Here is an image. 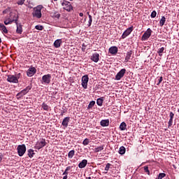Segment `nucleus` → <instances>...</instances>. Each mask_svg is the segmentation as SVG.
<instances>
[{"instance_id":"dca6fc26","label":"nucleus","mask_w":179,"mask_h":179,"mask_svg":"<svg viewBox=\"0 0 179 179\" xmlns=\"http://www.w3.org/2000/svg\"><path fill=\"white\" fill-rule=\"evenodd\" d=\"M109 52L112 55H115L118 52V48L117 46H112L109 48Z\"/></svg>"},{"instance_id":"ddd939ff","label":"nucleus","mask_w":179,"mask_h":179,"mask_svg":"<svg viewBox=\"0 0 179 179\" xmlns=\"http://www.w3.org/2000/svg\"><path fill=\"white\" fill-rule=\"evenodd\" d=\"M36 72H37V69H36V68L31 66L27 72V76H29V78H31V76H34V75H36Z\"/></svg>"},{"instance_id":"a211bd4d","label":"nucleus","mask_w":179,"mask_h":179,"mask_svg":"<svg viewBox=\"0 0 179 179\" xmlns=\"http://www.w3.org/2000/svg\"><path fill=\"white\" fill-rule=\"evenodd\" d=\"M61 44H62V39H57L54 42V47H55V48H59L61 47Z\"/></svg>"},{"instance_id":"de8ad7c7","label":"nucleus","mask_w":179,"mask_h":179,"mask_svg":"<svg viewBox=\"0 0 179 179\" xmlns=\"http://www.w3.org/2000/svg\"><path fill=\"white\" fill-rule=\"evenodd\" d=\"M68 178V175H64V176L63 177V179H67Z\"/></svg>"},{"instance_id":"ea45409f","label":"nucleus","mask_w":179,"mask_h":179,"mask_svg":"<svg viewBox=\"0 0 179 179\" xmlns=\"http://www.w3.org/2000/svg\"><path fill=\"white\" fill-rule=\"evenodd\" d=\"M157 15V13L156 12V10H153L151 13V17L152 19H155V17H156V15Z\"/></svg>"},{"instance_id":"412c9836","label":"nucleus","mask_w":179,"mask_h":179,"mask_svg":"<svg viewBox=\"0 0 179 179\" xmlns=\"http://www.w3.org/2000/svg\"><path fill=\"white\" fill-rule=\"evenodd\" d=\"M132 55V50H129V52H127L126 57H125V61L128 62L129 59H131V57Z\"/></svg>"},{"instance_id":"72a5a7b5","label":"nucleus","mask_w":179,"mask_h":179,"mask_svg":"<svg viewBox=\"0 0 179 179\" xmlns=\"http://www.w3.org/2000/svg\"><path fill=\"white\" fill-rule=\"evenodd\" d=\"M42 108L43 110H45V111H50V106H48L47 104H45V103H43L42 104Z\"/></svg>"},{"instance_id":"473e14b6","label":"nucleus","mask_w":179,"mask_h":179,"mask_svg":"<svg viewBox=\"0 0 179 179\" xmlns=\"http://www.w3.org/2000/svg\"><path fill=\"white\" fill-rule=\"evenodd\" d=\"M94 104H96V101H90L87 106V109L89 110L90 108H93V107H94Z\"/></svg>"},{"instance_id":"4468645a","label":"nucleus","mask_w":179,"mask_h":179,"mask_svg":"<svg viewBox=\"0 0 179 179\" xmlns=\"http://www.w3.org/2000/svg\"><path fill=\"white\" fill-rule=\"evenodd\" d=\"M100 58V55L97 52L93 53L91 56V59L93 61V62H99Z\"/></svg>"},{"instance_id":"7ed1b4c3","label":"nucleus","mask_w":179,"mask_h":179,"mask_svg":"<svg viewBox=\"0 0 179 179\" xmlns=\"http://www.w3.org/2000/svg\"><path fill=\"white\" fill-rule=\"evenodd\" d=\"M18 16L16 14H11L10 17L6 20L4 21V24H6V26H8V24H10V23H13V22H15V24H17V19H18Z\"/></svg>"},{"instance_id":"4c0bfd02","label":"nucleus","mask_w":179,"mask_h":179,"mask_svg":"<svg viewBox=\"0 0 179 179\" xmlns=\"http://www.w3.org/2000/svg\"><path fill=\"white\" fill-rule=\"evenodd\" d=\"M144 171L148 176L150 175V171H149V167L148 166H144Z\"/></svg>"},{"instance_id":"393cba45","label":"nucleus","mask_w":179,"mask_h":179,"mask_svg":"<svg viewBox=\"0 0 179 179\" xmlns=\"http://www.w3.org/2000/svg\"><path fill=\"white\" fill-rule=\"evenodd\" d=\"M125 152H127V149L124 146H121L119 149L120 155H125Z\"/></svg>"},{"instance_id":"9b49d317","label":"nucleus","mask_w":179,"mask_h":179,"mask_svg":"<svg viewBox=\"0 0 179 179\" xmlns=\"http://www.w3.org/2000/svg\"><path fill=\"white\" fill-rule=\"evenodd\" d=\"M134 31V27L131 26L129 28H127L122 34V38H127V37H128V36H129V34H131V33H132V31Z\"/></svg>"},{"instance_id":"603ef678","label":"nucleus","mask_w":179,"mask_h":179,"mask_svg":"<svg viewBox=\"0 0 179 179\" xmlns=\"http://www.w3.org/2000/svg\"><path fill=\"white\" fill-rule=\"evenodd\" d=\"M83 47H85V45H83Z\"/></svg>"},{"instance_id":"f704fd0d","label":"nucleus","mask_w":179,"mask_h":179,"mask_svg":"<svg viewBox=\"0 0 179 179\" xmlns=\"http://www.w3.org/2000/svg\"><path fill=\"white\" fill-rule=\"evenodd\" d=\"M71 169H72V166H67L64 172L63 173V176H68V173H69L68 171H69Z\"/></svg>"},{"instance_id":"9d476101","label":"nucleus","mask_w":179,"mask_h":179,"mask_svg":"<svg viewBox=\"0 0 179 179\" xmlns=\"http://www.w3.org/2000/svg\"><path fill=\"white\" fill-rule=\"evenodd\" d=\"M82 86L84 89H87V83H89V76L85 75L82 77Z\"/></svg>"},{"instance_id":"c9c22d12","label":"nucleus","mask_w":179,"mask_h":179,"mask_svg":"<svg viewBox=\"0 0 179 179\" xmlns=\"http://www.w3.org/2000/svg\"><path fill=\"white\" fill-rule=\"evenodd\" d=\"M110 167H111V164L108 163L105 167V173L107 174L108 171L110 170Z\"/></svg>"},{"instance_id":"aec40b11","label":"nucleus","mask_w":179,"mask_h":179,"mask_svg":"<svg viewBox=\"0 0 179 179\" xmlns=\"http://www.w3.org/2000/svg\"><path fill=\"white\" fill-rule=\"evenodd\" d=\"M16 25H17L16 32L17 33V34H22V33H23V28H22V25H19L17 22Z\"/></svg>"},{"instance_id":"f03ea898","label":"nucleus","mask_w":179,"mask_h":179,"mask_svg":"<svg viewBox=\"0 0 179 179\" xmlns=\"http://www.w3.org/2000/svg\"><path fill=\"white\" fill-rule=\"evenodd\" d=\"M20 76H22L20 73L15 75H8L7 76V82H9V83H19Z\"/></svg>"},{"instance_id":"cd10ccee","label":"nucleus","mask_w":179,"mask_h":179,"mask_svg":"<svg viewBox=\"0 0 179 179\" xmlns=\"http://www.w3.org/2000/svg\"><path fill=\"white\" fill-rule=\"evenodd\" d=\"M35 153H34V150L32 149H29L28 150V156L29 157H30V159H31V157H33L34 156Z\"/></svg>"},{"instance_id":"864d4df0","label":"nucleus","mask_w":179,"mask_h":179,"mask_svg":"<svg viewBox=\"0 0 179 179\" xmlns=\"http://www.w3.org/2000/svg\"><path fill=\"white\" fill-rule=\"evenodd\" d=\"M54 1H57V0H54Z\"/></svg>"},{"instance_id":"8fccbe9b","label":"nucleus","mask_w":179,"mask_h":179,"mask_svg":"<svg viewBox=\"0 0 179 179\" xmlns=\"http://www.w3.org/2000/svg\"><path fill=\"white\" fill-rule=\"evenodd\" d=\"M2 43V40H1V38H0V43Z\"/></svg>"},{"instance_id":"5701e85b","label":"nucleus","mask_w":179,"mask_h":179,"mask_svg":"<svg viewBox=\"0 0 179 179\" xmlns=\"http://www.w3.org/2000/svg\"><path fill=\"white\" fill-rule=\"evenodd\" d=\"M0 30H1V31H3L5 34L8 33V29H6V27L3 24H0Z\"/></svg>"},{"instance_id":"b1692460","label":"nucleus","mask_w":179,"mask_h":179,"mask_svg":"<svg viewBox=\"0 0 179 179\" xmlns=\"http://www.w3.org/2000/svg\"><path fill=\"white\" fill-rule=\"evenodd\" d=\"M120 131H125L127 129V123L124 122H122L120 125Z\"/></svg>"},{"instance_id":"c85d7f7f","label":"nucleus","mask_w":179,"mask_h":179,"mask_svg":"<svg viewBox=\"0 0 179 179\" xmlns=\"http://www.w3.org/2000/svg\"><path fill=\"white\" fill-rule=\"evenodd\" d=\"M52 17H54L55 19H59L61 17V14L59 13H53L52 14Z\"/></svg>"},{"instance_id":"58836bf2","label":"nucleus","mask_w":179,"mask_h":179,"mask_svg":"<svg viewBox=\"0 0 179 179\" xmlns=\"http://www.w3.org/2000/svg\"><path fill=\"white\" fill-rule=\"evenodd\" d=\"M164 177H166V173H161L158 176V178H159V179H163V178H164Z\"/></svg>"},{"instance_id":"a878e982","label":"nucleus","mask_w":179,"mask_h":179,"mask_svg":"<svg viewBox=\"0 0 179 179\" xmlns=\"http://www.w3.org/2000/svg\"><path fill=\"white\" fill-rule=\"evenodd\" d=\"M164 23H166V17L162 16L161 20H159V24L161 27H163V26H164Z\"/></svg>"},{"instance_id":"1a4fd4ad","label":"nucleus","mask_w":179,"mask_h":179,"mask_svg":"<svg viewBox=\"0 0 179 179\" xmlns=\"http://www.w3.org/2000/svg\"><path fill=\"white\" fill-rule=\"evenodd\" d=\"M127 73V69H122L115 76V80H121Z\"/></svg>"},{"instance_id":"09e8293b","label":"nucleus","mask_w":179,"mask_h":179,"mask_svg":"<svg viewBox=\"0 0 179 179\" xmlns=\"http://www.w3.org/2000/svg\"><path fill=\"white\" fill-rule=\"evenodd\" d=\"M79 16H80L81 17H83V13H79Z\"/></svg>"},{"instance_id":"c03bdc74","label":"nucleus","mask_w":179,"mask_h":179,"mask_svg":"<svg viewBox=\"0 0 179 179\" xmlns=\"http://www.w3.org/2000/svg\"><path fill=\"white\" fill-rule=\"evenodd\" d=\"M158 80H159V82H158V83L157 84V86H159V85H160V84L162 83V82H163V77H162V76L159 77V78Z\"/></svg>"},{"instance_id":"0eeeda50","label":"nucleus","mask_w":179,"mask_h":179,"mask_svg":"<svg viewBox=\"0 0 179 179\" xmlns=\"http://www.w3.org/2000/svg\"><path fill=\"white\" fill-rule=\"evenodd\" d=\"M152 29L148 28L141 37L142 41H146V40H148L152 36Z\"/></svg>"},{"instance_id":"37998d69","label":"nucleus","mask_w":179,"mask_h":179,"mask_svg":"<svg viewBox=\"0 0 179 179\" xmlns=\"http://www.w3.org/2000/svg\"><path fill=\"white\" fill-rule=\"evenodd\" d=\"M26 0H19L18 1H17V5H20V6H22V5H23V3H24V1H25Z\"/></svg>"},{"instance_id":"2f4dec72","label":"nucleus","mask_w":179,"mask_h":179,"mask_svg":"<svg viewBox=\"0 0 179 179\" xmlns=\"http://www.w3.org/2000/svg\"><path fill=\"white\" fill-rule=\"evenodd\" d=\"M163 52H164V47L158 49L157 53L159 54V57L163 56Z\"/></svg>"},{"instance_id":"6ab92c4d","label":"nucleus","mask_w":179,"mask_h":179,"mask_svg":"<svg viewBox=\"0 0 179 179\" xmlns=\"http://www.w3.org/2000/svg\"><path fill=\"white\" fill-rule=\"evenodd\" d=\"M86 166H87V161L86 159H83L78 164L79 169H85L86 167Z\"/></svg>"},{"instance_id":"e433bc0d","label":"nucleus","mask_w":179,"mask_h":179,"mask_svg":"<svg viewBox=\"0 0 179 179\" xmlns=\"http://www.w3.org/2000/svg\"><path fill=\"white\" fill-rule=\"evenodd\" d=\"M90 141L89 140V138H85L83 141V145H84V146H87V145H89Z\"/></svg>"},{"instance_id":"49530a36","label":"nucleus","mask_w":179,"mask_h":179,"mask_svg":"<svg viewBox=\"0 0 179 179\" xmlns=\"http://www.w3.org/2000/svg\"><path fill=\"white\" fill-rule=\"evenodd\" d=\"M3 156L1 154H0V163L2 162Z\"/></svg>"},{"instance_id":"39448f33","label":"nucleus","mask_w":179,"mask_h":179,"mask_svg":"<svg viewBox=\"0 0 179 179\" xmlns=\"http://www.w3.org/2000/svg\"><path fill=\"white\" fill-rule=\"evenodd\" d=\"M18 155L22 157L24 153H26V145L22 144L17 147Z\"/></svg>"},{"instance_id":"bb28decb","label":"nucleus","mask_w":179,"mask_h":179,"mask_svg":"<svg viewBox=\"0 0 179 179\" xmlns=\"http://www.w3.org/2000/svg\"><path fill=\"white\" fill-rule=\"evenodd\" d=\"M87 15H88V17H89L87 26H88V27H90L92 26V23L93 22V18L92 17L90 14H89V13H87Z\"/></svg>"},{"instance_id":"f257e3e1","label":"nucleus","mask_w":179,"mask_h":179,"mask_svg":"<svg viewBox=\"0 0 179 179\" xmlns=\"http://www.w3.org/2000/svg\"><path fill=\"white\" fill-rule=\"evenodd\" d=\"M44 7L43 5H38L36 7L34 8V11L32 12L33 17H36V19H41L43 15L41 14V10Z\"/></svg>"},{"instance_id":"423d86ee","label":"nucleus","mask_w":179,"mask_h":179,"mask_svg":"<svg viewBox=\"0 0 179 179\" xmlns=\"http://www.w3.org/2000/svg\"><path fill=\"white\" fill-rule=\"evenodd\" d=\"M62 6L63 7V9L65 10H67V12H71L73 8L72 7V5H71V3L67 1H64L62 3Z\"/></svg>"},{"instance_id":"6e6552de","label":"nucleus","mask_w":179,"mask_h":179,"mask_svg":"<svg viewBox=\"0 0 179 179\" xmlns=\"http://www.w3.org/2000/svg\"><path fill=\"white\" fill-rule=\"evenodd\" d=\"M43 85H50L51 83V74H46L42 77Z\"/></svg>"},{"instance_id":"79ce46f5","label":"nucleus","mask_w":179,"mask_h":179,"mask_svg":"<svg viewBox=\"0 0 179 179\" xmlns=\"http://www.w3.org/2000/svg\"><path fill=\"white\" fill-rule=\"evenodd\" d=\"M171 125H173V120L169 119V121L168 122V128H170V127H171Z\"/></svg>"},{"instance_id":"c756f323","label":"nucleus","mask_w":179,"mask_h":179,"mask_svg":"<svg viewBox=\"0 0 179 179\" xmlns=\"http://www.w3.org/2000/svg\"><path fill=\"white\" fill-rule=\"evenodd\" d=\"M103 149H104V146L100 145L94 149V152H96V153H97L99 152H101V150H103Z\"/></svg>"},{"instance_id":"7c9ffc66","label":"nucleus","mask_w":179,"mask_h":179,"mask_svg":"<svg viewBox=\"0 0 179 179\" xmlns=\"http://www.w3.org/2000/svg\"><path fill=\"white\" fill-rule=\"evenodd\" d=\"M73 156H75V150H72L69 152L68 157H69V159H72V157H73Z\"/></svg>"},{"instance_id":"2eb2a0df","label":"nucleus","mask_w":179,"mask_h":179,"mask_svg":"<svg viewBox=\"0 0 179 179\" xmlns=\"http://www.w3.org/2000/svg\"><path fill=\"white\" fill-rule=\"evenodd\" d=\"M70 120H71V117H64L62 122V125L64 127V128H68V125L69 124Z\"/></svg>"},{"instance_id":"3c124183","label":"nucleus","mask_w":179,"mask_h":179,"mask_svg":"<svg viewBox=\"0 0 179 179\" xmlns=\"http://www.w3.org/2000/svg\"><path fill=\"white\" fill-rule=\"evenodd\" d=\"M83 51H85V48H83Z\"/></svg>"},{"instance_id":"a19ab883","label":"nucleus","mask_w":179,"mask_h":179,"mask_svg":"<svg viewBox=\"0 0 179 179\" xmlns=\"http://www.w3.org/2000/svg\"><path fill=\"white\" fill-rule=\"evenodd\" d=\"M35 29L36 30H43V29H44V27H43V25H36L35 27Z\"/></svg>"},{"instance_id":"f3484780","label":"nucleus","mask_w":179,"mask_h":179,"mask_svg":"<svg viewBox=\"0 0 179 179\" xmlns=\"http://www.w3.org/2000/svg\"><path fill=\"white\" fill-rule=\"evenodd\" d=\"M100 125L101 127H108V125H110V120L106 119L101 120Z\"/></svg>"},{"instance_id":"f8f14e48","label":"nucleus","mask_w":179,"mask_h":179,"mask_svg":"<svg viewBox=\"0 0 179 179\" xmlns=\"http://www.w3.org/2000/svg\"><path fill=\"white\" fill-rule=\"evenodd\" d=\"M44 146H45V139H42L36 143L35 149L40 150V149L44 148Z\"/></svg>"},{"instance_id":"20e7f679","label":"nucleus","mask_w":179,"mask_h":179,"mask_svg":"<svg viewBox=\"0 0 179 179\" xmlns=\"http://www.w3.org/2000/svg\"><path fill=\"white\" fill-rule=\"evenodd\" d=\"M30 90H31V86H27L25 89L17 94V99H22V97L26 96V94L30 92Z\"/></svg>"},{"instance_id":"4be33fe9","label":"nucleus","mask_w":179,"mask_h":179,"mask_svg":"<svg viewBox=\"0 0 179 179\" xmlns=\"http://www.w3.org/2000/svg\"><path fill=\"white\" fill-rule=\"evenodd\" d=\"M103 101H104V98L103 97L99 98L96 100L97 106H99V107H101V106H103Z\"/></svg>"},{"instance_id":"a18cd8bd","label":"nucleus","mask_w":179,"mask_h":179,"mask_svg":"<svg viewBox=\"0 0 179 179\" xmlns=\"http://www.w3.org/2000/svg\"><path fill=\"white\" fill-rule=\"evenodd\" d=\"M169 117H170V119L169 120H172L174 118V113H173V112H171L170 113V115H169Z\"/></svg>"}]
</instances>
